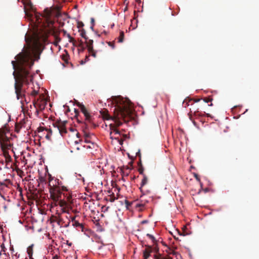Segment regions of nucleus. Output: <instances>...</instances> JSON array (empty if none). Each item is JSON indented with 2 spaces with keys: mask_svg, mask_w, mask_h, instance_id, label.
I'll return each instance as SVG.
<instances>
[{
  "mask_svg": "<svg viewBox=\"0 0 259 259\" xmlns=\"http://www.w3.org/2000/svg\"><path fill=\"white\" fill-rule=\"evenodd\" d=\"M85 42L87 45V47L88 48L89 51H93V40L92 39H90L88 37L87 39H85Z\"/></svg>",
  "mask_w": 259,
  "mask_h": 259,
  "instance_id": "nucleus-11",
  "label": "nucleus"
},
{
  "mask_svg": "<svg viewBox=\"0 0 259 259\" xmlns=\"http://www.w3.org/2000/svg\"><path fill=\"white\" fill-rule=\"evenodd\" d=\"M74 112H75V116H76V117H77V115H78V114H79V112H78V111L77 109H74Z\"/></svg>",
  "mask_w": 259,
  "mask_h": 259,
  "instance_id": "nucleus-40",
  "label": "nucleus"
},
{
  "mask_svg": "<svg viewBox=\"0 0 259 259\" xmlns=\"http://www.w3.org/2000/svg\"><path fill=\"white\" fill-rule=\"evenodd\" d=\"M152 252V246L150 245H146V248L143 251V256L145 259H148V258L150 256L151 253Z\"/></svg>",
  "mask_w": 259,
  "mask_h": 259,
  "instance_id": "nucleus-9",
  "label": "nucleus"
},
{
  "mask_svg": "<svg viewBox=\"0 0 259 259\" xmlns=\"http://www.w3.org/2000/svg\"><path fill=\"white\" fill-rule=\"evenodd\" d=\"M204 115H206L207 117H210V115L209 113H205V112H204L203 113H202L200 112L198 110L195 111L194 113V116H195V118L197 119L199 118L200 117H201Z\"/></svg>",
  "mask_w": 259,
  "mask_h": 259,
  "instance_id": "nucleus-13",
  "label": "nucleus"
},
{
  "mask_svg": "<svg viewBox=\"0 0 259 259\" xmlns=\"http://www.w3.org/2000/svg\"><path fill=\"white\" fill-rule=\"evenodd\" d=\"M39 18H37V21H38V23H39Z\"/></svg>",
  "mask_w": 259,
  "mask_h": 259,
  "instance_id": "nucleus-56",
  "label": "nucleus"
},
{
  "mask_svg": "<svg viewBox=\"0 0 259 259\" xmlns=\"http://www.w3.org/2000/svg\"><path fill=\"white\" fill-rule=\"evenodd\" d=\"M79 31L80 32V35L81 36V37L84 38L85 39H87L88 37L86 35V32H85V30L82 29L79 30Z\"/></svg>",
  "mask_w": 259,
  "mask_h": 259,
  "instance_id": "nucleus-22",
  "label": "nucleus"
},
{
  "mask_svg": "<svg viewBox=\"0 0 259 259\" xmlns=\"http://www.w3.org/2000/svg\"><path fill=\"white\" fill-rule=\"evenodd\" d=\"M90 54L92 56H93L94 57H96V53L95 52V51L94 50V49H93V51H89Z\"/></svg>",
  "mask_w": 259,
  "mask_h": 259,
  "instance_id": "nucleus-31",
  "label": "nucleus"
},
{
  "mask_svg": "<svg viewBox=\"0 0 259 259\" xmlns=\"http://www.w3.org/2000/svg\"><path fill=\"white\" fill-rule=\"evenodd\" d=\"M109 197V201L111 202H114L115 200L116 199L114 194H112V195H110Z\"/></svg>",
  "mask_w": 259,
  "mask_h": 259,
  "instance_id": "nucleus-29",
  "label": "nucleus"
},
{
  "mask_svg": "<svg viewBox=\"0 0 259 259\" xmlns=\"http://www.w3.org/2000/svg\"><path fill=\"white\" fill-rule=\"evenodd\" d=\"M113 108V115L111 116L107 109H103L100 111L101 115L105 120H112L114 123H110L109 128L110 138L113 133L115 135H120V132L117 127L122 124L123 122L127 123L132 118L133 109L131 101L127 99H124L121 96H113L108 100Z\"/></svg>",
  "mask_w": 259,
  "mask_h": 259,
  "instance_id": "nucleus-2",
  "label": "nucleus"
},
{
  "mask_svg": "<svg viewBox=\"0 0 259 259\" xmlns=\"http://www.w3.org/2000/svg\"><path fill=\"white\" fill-rule=\"evenodd\" d=\"M147 183H148V178L146 176V175H144L143 178V179L142 180V182H141V186L140 187V190L141 192L143 194V195L142 196H141V198H142L143 195H145V194L143 192L142 188H143V187L144 186H145L146 184H147Z\"/></svg>",
  "mask_w": 259,
  "mask_h": 259,
  "instance_id": "nucleus-10",
  "label": "nucleus"
},
{
  "mask_svg": "<svg viewBox=\"0 0 259 259\" xmlns=\"http://www.w3.org/2000/svg\"><path fill=\"white\" fill-rule=\"evenodd\" d=\"M193 101V99H186L183 103V105L185 106V107H186L189 105V103L190 102H192Z\"/></svg>",
  "mask_w": 259,
  "mask_h": 259,
  "instance_id": "nucleus-23",
  "label": "nucleus"
},
{
  "mask_svg": "<svg viewBox=\"0 0 259 259\" xmlns=\"http://www.w3.org/2000/svg\"><path fill=\"white\" fill-rule=\"evenodd\" d=\"M68 191V189L64 186H62L61 189L59 187L51 188L49 190L51 197L55 201H57L61 199L62 196L67 198V201H70L72 197Z\"/></svg>",
  "mask_w": 259,
  "mask_h": 259,
  "instance_id": "nucleus-3",
  "label": "nucleus"
},
{
  "mask_svg": "<svg viewBox=\"0 0 259 259\" xmlns=\"http://www.w3.org/2000/svg\"><path fill=\"white\" fill-rule=\"evenodd\" d=\"M144 259H145V258H144Z\"/></svg>",
  "mask_w": 259,
  "mask_h": 259,
  "instance_id": "nucleus-61",
  "label": "nucleus"
},
{
  "mask_svg": "<svg viewBox=\"0 0 259 259\" xmlns=\"http://www.w3.org/2000/svg\"><path fill=\"white\" fill-rule=\"evenodd\" d=\"M205 103L211 102L213 99L211 97H205L203 99Z\"/></svg>",
  "mask_w": 259,
  "mask_h": 259,
  "instance_id": "nucleus-24",
  "label": "nucleus"
},
{
  "mask_svg": "<svg viewBox=\"0 0 259 259\" xmlns=\"http://www.w3.org/2000/svg\"><path fill=\"white\" fill-rule=\"evenodd\" d=\"M71 221L72 222V225L76 227V228H79L81 229H83V225L82 224H80L78 222V221L75 220V217H71Z\"/></svg>",
  "mask_w": 259,
  "mask_h": 259,
  "instance_id": "nucleus-12",
  "label": "nucleus"
},
{
  "mask_svg": "<svg viewBox=\"0 0 259 259\" xmlns=\"http://www.w3.org/2000/svg\"><path fill=\"white\" fill-rule=\"evenodd\" d=\"M62 31L63 32L64 34H65L66 33V30H63Z\"/></svg>",
  "mask_w": 259,
  "mask_h": 259,
  "instance_id": "nucleus-49",
  "label": "nucleus"
},
{
  "mask_svg": "<svg viewBox=\"0 0 259 259\" xmlns=\"http://www.w3.org/2000/svg\"><path fill=\"white\" fill-rule=\"evenodd\" d=\"M209 106H213V104L212 103H211L210 104L208 105Z\"/></svg>",
  "mask_w": 259,
  "mask_h": 259,
  "instance_id": "nucleus-53",
  "label": "nucleus"
},
{
  "mask_svg": "<svg viewBox=\"0 0 259 259\" xmlns=\"http://www.w3.org/2000/svg\"><path fill=\"white\" fill-rule=\"evenodd\" d=\"M114 139H116V140H118V141H119V144H120V145H122V144L123 141H122V140H119V138H118V137H115V138H114Z\"/></svg>",
  "mask_w": 259,
  "mask_h": 259,
  "instance_id": "nucleus-36",
  "label": "nucleus"
},
{
  "mask_svg": "<svg viewBox=\"0 0 259 259\" xmlns=\"http://www.w3.org/2000/svg\"><path fill=\"white\" fill-rule=\"evenodd\" d=\"M66 220L63 218L62 214L57 212L55 215H53L50 218L51 223H57L60 227L67 228L69 226L70 221L68 219L67 216H65Z\"/></svg>",
  "mask_w": 259,
  "mask_h": 259,
  "instance_id": "nucleus-4",
  "label": "nucleus"
},
{
  "mask_svg": "<svg viewBox=\"0 0 259 259\" xmlns=\"http://www.w3.org/2000/svg\"><path fill=\"white\" fill-rule=\"evenodd\" d=\"M176 259H178V257H177V256L176 257Z\"/></svg>",
  "mask_w": 259,
  "mask_h": 259,
  "instance_id": "nucleus-59",
  "label": "nucleus"
},
{
  "mask_svg": "<svg viewBox=\"0 0 259 259\" xmlns=\"http://www.w3.org/2000/svg\"><path fill=\"white\" fill-rule=\"evenodd\" d=\"M27 252L29 255V257L30 258H31L32 255V253H33V245H32L31 246H29L27 248Z\"/></svg>",
  "mask_w": 259,
  "mask_h": 259,
  "instance_id": "nucleus-19",
  "label": "nucleus"
},
{
  "mask_svg": "<svg viewBox=\"0 0 259 259\" xmlns=\"http://www.w3.org/2000/svg\"><path fill=\"white\" fill-rule=\"evenodd\" d=\"M18 1H19V0H18Z\"/></svg>",
  "mask_w": 259,
  "mask_h": 259,
  "instance_id": "nucleus-60",
  "label": "nucleus"
},
{
  "mask_svg": "<svg viewBox=\"0 0 259 259\" xmlns=\"http://www.w3.org/2000/svg\"><path fill=\"white\" fill-rule=\"evenodd\" d=\"M85 142H88V141L86 139V140H85Z\"/></svg>",
  "mask_w": 259,
  "mask_h": 259,
  "instance_id": "nucleus-58",
  "label": "nucleus"
},
{
  "mask_svg": "<svg viewBox=\"0 0 259 259\" xmlns=\"http://www.w3.org/2000/svg\"><path fill=\"white\" fill-rule=\"evenodd\" d=\"M194 177L196 178V179L198 181V182H200V178H199V176H198V175L196 174H194Z\"/></svg>",
  "mask_w": 259,
  "mask_h": 259,
  "instance_id": "nucleus-35",
  "label": "nucleus"
},
{
  "mask_svg": "<svg viewBox=\"0 0 259 259\" xmlns=\"http://www.w3.org/2000/svg\"><path fill=\"white\" fill-rule=\"evenodd\" d=\"M4 152V154L5 155V156L6 157V161L7 162H10L12 160V158L11 157V156L10 155H9V154L6 151H3Z\"/></svg>",
  "mask_w": 259,
  "mask_h": 259,
  "instance_id": "nucleus-21",
  "label": "nucleus"
},
{
  "mask_svg": "<svg viewBox=\"0 0 259 259\" xmlns=\"http://www.w3.org/2000/svg\"><path fill=\"white\" fill-rule=\"evenodd\" d=\"M16 128L17 132H19V130H17V126H16Z\"/></svg>",
  "mask_w": 259,
  "mask_h": 259,
  "instance_id": "nucleus-54",
  "label": "nucleus"
},
{
  "mask_svg": "<svg viewBox=\"0 0 259 259\" xmlns=\"http://www.w3.org/2000/svg\"><path fill=\"white\" fill-rule=\"evenodd\" d=\"M169 253L176 255V257L180 255L177 252L174 251H172L171 252H169Z\"/></svg>",
  "mask_w": 259,
  "mask_h": 259,
  "instance_id": "nucleus-34",
  "label": "nucleus"
},
{
  "mask_svg": "<svg viewBox=\"0 0 259 259\" xmlns=\"http://www.w3.org/2000/svg\"><path fill=\"white\" fill-rule=\"evenodd\" d=\"M104 246H105V245L104 244H102V245H101L98 247V249L99 250L102 249L103 248V247H104Z\"/></svg>",
  "mask_w": 259,
  "mask_h": 259,
  "instance_id": "nucleus-38",
  "label": "nucleus"
},
{
  "mask_svg": "<svg viewBox=\"0 0 259 259\" xmlns=\"http://www.w3.org/2000/svg\"><path fill=\"white\" fill-rule=\"evenodd\" d=\"M48 23H49V25L51 24V25H53V24H54V21H52L50 20V21H49V22Z\"/></svg>",
  "mask_w": 259,
  "mask_h": 259,
  "instance_id": "nucleus-42",
  "label": "nucleus"
},
{
  "mask_svg": "<svg viewBox=\"0 0 259 259\" xmlns=\"http://www.w3.org/2000/svg\"><path fill=\"white\" fill-rule=\"evenodd\" d=\"M62 212V213H64L66 212H68V211L66 210V208L64 207H63L61 208Z\"/></svg>",
  "mask_w": 259,
  "mask_h": 259,
  "instance_id": "nucleus-37",
  "label": "nucleus"
},
{
  "mask_svg": "<svg viewBox=\"0 0 259 259\" xmlns=\"http://www.w3.org/2000/svg\"><path fill=\"white\" fill-rule=\"evenodd\" d=\"M154 259H163V257H162L161 255L158 253L154 255Z\"/></svg>",
  "mask_w": 259,
  "mask_h": 259,
  "instance_id": "nucleus-28",
  "label": "nucleus"
},
{
  "mask_svg": "<svg viewBox=\"0 0 259 259\" xmlns=\"http://www.w3.org/2000/svg\"><path fill=\"white\" fill-rule=\"evenodd\" d=\"M83 25V23H82V22H81V23H80V25H79V26H78V27H80V26H82Z\"/></svg>",
  "mask_w": 259,
  "mask_h": 259,
  "instance_id": "nucleus-51",
  "label": "nucleus"
},
{
  "mask_svg": "<svg viewBox=\"0 0 259 259\" xmlns=\"http://www.w3.org/2000/svg\"><path fill=\"white\" fill-rule=\"evenodd\" d=\"M200 100V99H197V100H193V101H193V103H194V102H199Z\"/></svg>",
  "mask_w": 259,
  "mask_h": 259,
  "instance_id": "nucleus-44",
  "label": "nucleus"
},
{
  "mask_svg": "<svg viewBox=\"0 0 259 259\" xmlns=\"http://www.w3.org/2000/svg\"><path fill=\"white\" fill-rule=\"evenodd\" d=\"M125 203L128 205V201L126 200H125Z\"/></svg>",
  "mask_w": 259,
  "mask_h": 259,
  "instance_id": "nucleus-50",
  "label": "nucleus"
},
{
  "mask_svg": "<svg viewBox=\"0 0 259 259\" xmlns=\"http://www.w3.org/2000/svg\"><path fill=\"white\" fill-rule=\"evenodd\" d=\"M91 21L93 23L94 22V20L93 18H92Z\"/></svg>",
  "mask_w": 259,
  "mask_h": 259,
  "instance_id": "nucleus-52",
  "label": "nucleus"
},
{
  "mask_svg": "<svg viewBox=\"0 0 259 259\" xmlns=\"http://www.w3.org/2000/svg\"><path fill=\"white\" fill-rule=\"evenodd\" d=\"M189 118L192 121L193 124L195 125H196V122L195 121V120L193 119L192 118V116L191 115V114L190 113H189Z\"/></svg>",
  "mask_w": 259,
  "mask_h": 259,
  "instance_id": "nucleus-30",
  "label": "nucleus"
},
{
  "mask_svg": "<svg viewBox=\"0 0 259 259\" xmlns=\"http://www.w3.org/2000/svg\"><path fill=\"white\" fill-rule=\"evenodd\" d=\"M38 93V90H36L33 89L32 91L29 94L32 97H35Z\"/></svg>",
  "mask_w": 259,
  "mask_h": 259,
  "instance_id": "nucleus-25",
  "label": "nucleus"
},
{
  "mask_svg": "<svg viewBox=\"0 0 259 259\" xmlns=\"http://www.w3.org/2000/svg\"><path fill=\"white\" fill-rule=\"evenodd\" d=\"M51 11L49 10L48 9H46L44 10V14L43 15H41V16L45 17L46 19V20L49 21L51 16Z\"/></svg>",
  "mask_w": 259,
  "mask_h": 259,
  "instance_id": "nucleus-14",
  "label": "nucleus"
},
{
  "mask_svg": "<svg viewBox=\"0 0 259 259\" xmlns=\"http://www.w3.org/2000/svg\"><path fill=\"white\" fill-rule=\"evenodd\" d=\"M108 45L111 47L112 49H114L115 48V46H114V41H112V42H111V41H109V42H108Z\"/></svg>",
  "mask_w": 259,
  "mask_h": 259,
  "instance_id": "nucleus-33",
  "label": "nucleus"
},
{
  "mask_svg": "<svg viewBox=\"0 0 259 259\" xmlns=\"http://www.w3.org/2000/svg\"><path fill=\"white\" fill-rule=\"evenodd\" d=\"M163 259H172V258L171 257H169L168 258H166V257H163Z\"/></svg>",
  "mask_w": 259,
  "mask_h": 259,
  "instance_id": "nucleus-46",
  "label": "nucleus"
},
{
  "mask_svg": "<svg viewBox=\"0 0 259 259\" xmlns=\"http://www.w3.org/2000/svg\"><path fill=\"white\" fill-rule=\"evenodd\" d=\"M69 41H70V42H73V41H74V39L72 37H70V38H69Z\"/></svg>",
  "mask_w": 259,
  "mask_h": 259,
  "instance_id": "nucleus-41",
  "label": "nucleus"
},
{
  "mask_svg": "<svg viewBox=\"0 0 259 259\" xmlns=\"http://www.w3.org/2000/svg\"><path fill=\"white\" fill-rule=\"evenodd\" d=\"M0 144L3 151H6L7 150L10 149L11 146L9 138L3 134L0 138Z\"/></svg>",
  "mask_w": 259,
  "mask_h": 259,
  "instance_id": "nucleus-6",
  "label": "nucleus"
},
{
  "mask_svg": "<svg viewBox=\"0 0 259 259\" xmlns=\"http://www.w3.org/2000/svg\"><path fill=\"white\" fill-rule=\"evenodd\" d=\"M138 165H139L138 171L139 172L140 174L144 176V175H145L144 174V168L143 166H142L141 161L139 163Z\"/></svg>",
  "mask_w": 259,
  "mask_h": 259,
  "instance_id": "nucleus-18",
  "label": "nucleus"
},
{
  "mask_svg": "<svg viewBox=\"0 0 259 259\" xmlns=\"http://www.w3.org/2000/svg\"><path fill=\"white\" fill-rule=\"evenodd\" d=\"M46 135L45 138L48 140H51V137L52 136V130L51 129L46 128Z\"/></svg>",
  "mask_w": 259,
  "mask_h": 259,
  "instance_id": "nucleus-17",
  "label": "nucleus"
},
{
  "mask_svg": "<svg viewBox=\"0 0 259 259\" xmlns=\"http://www.w3.org/2000/svg\"><path fill=\"white\" fill-rule=\"evenodd\" d=\"M147 222H148V221L144 220V221H142L141 224H144L147 223Z\"/></svg>",
  "mask_w": 259,
  "mask_h": 259,
  "instance_id": "nucleus-43",
  "label": "nucleus"
},
{
  "mask_svg": "<svg viewBox=\"0 0 259 259\" xmlns=\"http://www.w3.org/2000/svg\"><path fill=\"white\" fill-rule=\"evenodd\" d=\"M66 121H59L53 124L54 127L57 128L59 133L62 136H64V135L67 133V130L66 128Z\"/></svg>",
  "mask_w": 259,
  "mask_h": 259,
  "instance_id": "nucleus-5",
  "label": "nucleus"
},
{
  "mask_svg": "<svg viewBox=\"0 0 259 259\" xmlns=\"http://www.w3.org/2000/svg\"><path fill=\"white\" fill-rule=\"evenodd\" d=\"M53 259H58V257L56 255V256L54 257Z\"/></svg>",
  "mask_w": 259,
  "mask_h": 259,
  "instance_id": "nucleus-45",
  "label": "nucleus"
},
{
  "mask_svg": "<svg viewBox=\"0 0 259 259\" xmlns=\"http://www.w3.org/2000/svg\"><path fill=\"white\" fill-rule=\"evenodd\" d=\"M77 105L80 108L81 112L83 113L85 117V120L91 122L92 120V116L90 115L85 107L83 104L79 103L77 104Z\"/></svg>",
  "mask_w": 259,
  "mask_h": 259,
  "instance_id": "nucleus-7",
  "label": "nucleus"
},
{
  "mask_svg": "<svg viewBox=\"0 0 259 259\" xmlns=\"http://www.w3.org/2000/svg\"><path fill=\"white\" fill-rule=\"evenodd\" d=\"M67 37L68 38H70V37H71V36H70V35L69 34H67Z\"/></svg>",
  "mask_w": 259,
  "mask_h": 259,
  "instance_id": "nucleus-48",
  "label": "nucleus"
},
{
  "mask_svg": "<svg viewBox=\"0 0 259 259\" xmlns=\"http://www.w3.org/2000/svg\"><path fill=\"white\" fill-rule=\"evenodd\" d=\"M59 185V180L58 179H56L54 180L53 178L50 177L49 183V189L59 187H60Z\"/></svg>",
  "mask_w": 259,
  "mask_h": 259,
  "instance_id": "nucleus-8",
  "label": "nucleus"
},
{
  "mask_svg": "<svg viewBox=\"0 0 259 259\" xmlns=\"http://www.w3.org/2000/svg\"><path fill=\"white\" fill-rule=\"evenodd\" d=\"M147 236H148L152 240L153 242H155V239L153 235L149 234H147Z\"/></svg>",
  "mask_w": 259,
  "mask_h": 259,
  "instance_id": "nucleus-32",
  "label": "nucleus"
},
{
  "mask_svg": "<svg viewBox=\"0 0 259 259\" xmlns=\"http://www.w3.org/2000/svg\"><path fill=\"white\" fill-rule=\"evenodd\" d=\"M143 200H141V203H139L137 204L136 206L137 207H143L145 206L146 203H147L148 202V200H145L144 203H143Z\"/></svg>",
  "mask_w": 259,
  "mask_h": 259,
  "instance_id": "nucleus-26",
  "label": "nucleus"
},
{
  "mask_svg": "<svg viewBox=\"0 0 259 259\" xmlns=\"http://www.w3.org/2000/svg\"><path fill=\"white\" fill-rule=\"evenodd\" d=\"M33 102V104H34V105H35V104H36V102H35V100H34Z\"/></svg>",
  "mask_w": 259,
  "mask_h": 259,
  "instance_id": "nucleus-55",
  "label": "nucleus"
},
{
  "mask_svg": "<svg viewBox=\"0 0 259 259\" xmlns=\"http://www.w3.org/2000/svg\"><path fill=\"white\" fill-rule=\"evenodd\" d=\"M46 128H45L44 127H39L38 128V132L40 134L39 135V137H41L43 136H45V135H46Z\"/></svg>",
  "mask_w": 259,
  "mask_h": 259,
  "instance_id": "nucleus-16",
  "label": "nucleus"
},
{
  "mask_svg": "<svg viewBox=\"0 0 259 259\" xmlns=\"http://www.w3.org/2000/svg\"><path fill=\"white\" fill-rule=\"evenodd\" d=\"M154 251L156 253H159V248L157 246V245H155L153 247H152V252Z\"/></svg>",
  "mask_w": 259,
  "mask_h": 259,
  "instance_id": "nucleus-27",
  "label": "nucleus"
},
{
  "mask_svg": "<svg viewBox=\"0 0 259 259\" xmlns=\"http://www.w3.org/2000/svg\"><path fill=\"white\" fill-rule=\"evenodd\" d=\"M50 33L55 37L54 45L57 46L61 38L58 36L57 31L54 27L49 30L37 28L34 30L31 35H25V39L28 46V49L24 50L15 57L16 61H12V64L15 70L13 73L15 79V92L18 100L21 99L28 103L29 101L25 97L27 92L25 85H29L33 79V76L30 74L29 69L33 66L34 61L32 59V53L39 55L44 49V45L48 42V38Z\"/></svg>",
  "mask_w": 259,
  "mask_h": 259,
  "instance_id": "nucleus-1",
  "label": "nucleus"
},
{
  "mask_svg": "<svg viewBox=\"0 0 259 259\" xmlns=\"http://www.w3.org/2000/svg\"><path fill=\"white\" fill-rule=\"evenodd\" d=\"M124 32L123 31H121L120 32L119 36L118 38V42H122L124 39Z\"/></svg>",
  "mask_w": 259,
  "mask_h": 259,
  "instance_id": "nucleus-20",
  "label": "nucleus"
},
{
  "mask_svg": "<svg viewBox=\"0 0 259 259\" xmlns=\"http://www.w3.org/2000/svg\"><path fill=\"white\" fill-rule=\"evenodd\" d=\"M67 37L68 38H70V37H71V36H70V35L69 34H67Z\"/></svg>",
  "mask_w": 259,
  "mask_h": 259,
  "instance_id": "nucleus-47",
  "label": "nucleus"
},
{
  "mask_svg": "<svg viewBox=\"0 0 259 259\" xmlns=\"http://www.w3.org/2000/svg\"><path fill=\"white\" fill-rule=\"evenodd\" d=\"M1 247L2 249V250L5 251V245H4V243H2L1 245Z\"/></svg>",
  "mask_w": 259,
  "mask_h": 259,
  "instance_id": "nucleus-39",
  "label": "nucleus"
},
{
  "mask_svg": "<svg viewBox=\"0 0 259 259\" xmlns=\"http://www.w3.org/2000/svg\"><path fill=\"white\" fill-rule=\"evenodd\" d=\"M57 201H59V204L62 207H63L64 206H66L67 205V198H66V197H63V198H62V197L61 199H59ZM68 202H69V201H68Z\"/></svg>",
  "mask_w": 259,
  "mask_h": 259,
  "instance_id": "nucleus-15",
  "label": "nucleus"
},
{
  "mask_svg": "<svg viewBox=\"0 0 259 259\" xmlns=\"http://www.w3.org/2000/svg\"><path fill=\"white\" fill-rule=\"evenodd\" d=\"M207 189H205V192H207Z\"/></svg>",
  "mask_w": 259,
  "mask_h": 259,
  "instance_id": "nucleus-57",
  "label": "nucleus"
}]
</instances>
